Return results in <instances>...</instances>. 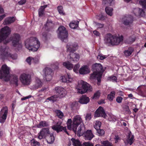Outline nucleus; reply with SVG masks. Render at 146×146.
<instances>
[{
	"instance_id": "1",
	"label": "nucleus",
	"mask_w": 146,
	"mask_h": 146,
	"mask_svg": "<svg viewBox=\"0 0 146 146\" xmlns=\"http://www.w3.org/2000/svg\"><path fill=\"white\" fill-rule=\"evenodd\" d=\"M94 72L90 75V79L91 80H98L97 84L100 85L101 82L102 72L105 69H103L102 65L100 64H96L93 66Z\"/></svg>"
},
{
	"instance_id": "2",
	"label": "nucleus",
	"mask_w": 146,
	"mask_h": 146,
	"mask_svg": "<svg viewBox=\"0 0 146 146\" xmlns=\"http://www.w3.org/2000/svg\"><path fill=\"white\" fill-rule=\"evenodd\" d=\"M26 48L33 52L37 51L40 46V42L36 37H32L27 39L25 41Z\"/></svg>"
},
{
	"instance_id": "3",
	"label": "nucleus",
	"mask_w": 146,
	"mask_h": 146,
	"mask_svg": "<svg viewBox=\"0 0 146 146\" xmlns=\"http://www.w3.org/2000/svg\"><path fill=\"white\" fill-rule=\"evenodd\" d=\"M123 40V36L122 35H113L109 33L105 36L104 39L106 43H110L113 45L119 44Z\"/></svg>"
},
{
	"instance_id": "4",
	"label": "nucleus",
	"mask_w": 146,
	"mask_h": 146,
	"mask_svg": "<svg viewBox=\"0 0 146 146\" xmlns=\"http://www.w3.org/2000/svg\"><path fill=\"white\" fill-rule=\"evenodd\" d=\"M2 43L0 44V58L4 59L11 58L14 60L17 59V54H11L9 52L8 48L6 47L5 45L2 46Z\"/></svg>"
},
{
	"instance_id": "5",
	"label": "nucleus",
	"mask_w": 146,
	"mask_h": 146,
	"mask_svg": "<svg viewBox=\"0 0 146 146\" xmlns=\"http://www.w3.org/2000/svg\"><path fill=\"white\" fill-rule=\"evenodd\" d=\"M11 32V30L10 28L6 26L2 28L0 30V42H3V45L9 42V40L7 38Z\"/></svg>"
},
{
	"instance_id": "6",
	"label": "nucleus",
	"mask_w": 146,
	"mask_h": 146,
	"mask_svg": "<svg viewBox=\"0 0 146 146\" xmlns=\"http://www.w3.org/2000/svg\"><path fill=\"white\" fill-rule=\"evenodd\" d=\"M76 88L77 90V92L81 94H83L88 91H90L92 90L91 86L89 84L82 80L78 82V85L76 86Z\"/></svg>"
},
{
	"instance_id": "7",
	"label": "nucleus",
	"mask_w": 146,
	"mask_h": 146,
	"mask_svg": "<svg viewBox=\"0 0 146 146\" xmlns=\"http://www.w3.org/2000/svg\"><path fill=\"white\" fill-rule=\"evenodd\" d=\"M10 68L6 64L3 65L0 70V78L3 79L5 81H8L10 80L9 74Z\"/></svg>"
},
{
	"instance_id": "8",
	"label": "nucleus",
	"mask_w": 146,
	"mask_h": 146,
	"mask_svg": "<svg viewBox=\"0 0 146 146\" xmlns=\"http://www.w3.org/2000/svg\"><path fill=\"white\" fill-rule=\"evenodd\" d=\"M57 33L58 37L62 41L66 42L68 41V33L64 27H60L58 29Z\"/></svg>"
},
{
	"instance_id": "9",
	"label": "nucleus",
	"mask_w": 146,
	"mask_h": 146,
	"mask_svg": "<svg viewBox=\"0 0 146 146\" xmlns=\"http://www.w3.org/2000/svg\"><path fill=\"white\" fill-rule=\"evenodd\" d=\"M19 79L22 84L24 85H29L32 82L31 75L26 72L21 73Z\"/></svg>"
},
{
	"instance_id": "10",
	"label": "nucleus",
	"mask_w": 146,
	"mask_h": 146,
	"mask_svg": "<svg viewBox=\"0 0 146 146\" xmlns=\"http://www.w3.org/2000/svg\"><path fill=\"white\" fill-rule=\"evenodd\" d=\"M138 1L139 4L142 6L143 9L139 8H136L134 9L133 12L136 16H143L145 13L143 9H145L146 7V0H138Z\"/></svg>"
},
{
	"instance_id": "11",
	"label": "nucleus",
	"mask_w": 146,
	"mask_h": 146,
	"mask_svg": "<svg viewBox=\"0 0 146 146\" xmlns=\"http://www.w3.org/2000/svg\"><path fill=\"white\" fill-rule=\"evenodd\" d=\"M21 37L18 34H13L11 37L13 45L15 47L21 48L22 47L21 43L20 41Z\"/></svg>"
},
{
	"instance_id": "12",
	"label": "nucleus",
	"mask_w": 146,
	"mask_h": 146,
	"mask_svg": "<svg viewBox=\"0 0 146 146\" xmlns=\"http://www.w3.org/2000/svg\"><path fill=\"white\" fill-rule=\"evenodd\" d=\"M83 123V121L80 115H76L72 119V130L76 133V129L79 125Z\"/></svg>"
},
{
	"instance_id": "13",
	"label": "nucleus",
	"mask_w": 146,
	"mask_h": 146,
	"mask_svg": "<svg viewBox=\"0 0 146 146\" xmlns=\"http://www.w3.org/2000/svg\"><path fill=\"white\" fill-rule=\"evenodd\" d=\"M52 70L50 68L46 67L43 70L42 74L44 80L49 81L52 78Z\"/></svg>"
},
{
	"instance_id": "14",
	"label": "nucleus",
	"mask_w": 146,
	"mask_h": 146,
	"mask_svg": "<svg viewBox=\"0 0 146 146\" xmlns=\"http://www.w3.org/2000/svg\"><path fill=\"white\" fill-rule=\"evenodd\" d=\"M62 122L60 121H58L56 124L52 126V129L56 131L57 132L61 131H64L67 134L69 135L68 132L66 131V127H63L61 125Z\"/></svg>"
},
{
	"instance_id": "15",
	"label": "nucleus",
	"mask_w": 146,
	"mask_h": 146,
	"mask_svg": "<svg viewBox=\"0 0 146 146\" xmlns=\"http://www.w3.org/2000/svg\"><path fill=\"white\" fill-rule=\"evenodd\" d=\"M8 112V108L7 107H4L0 112V123H4L6 118Z\"/></svg>"
},
{
	"instance_id": "16",
	"label": "nucleus",
	"mask_w": 146,
	"mask_h": 146,
	"mask_svg": "<svg viewBox=\"0 0 146 146\" xmlns=\"http://www.w3.org/2000/svg\"><path fill=\"white\" fill-rule=\"evenodd\" d=\"M133 17L129 15L123 19V23L125 26L131 27L133 25Z\"/></svg>"
},
{
	"instance_id": "17",
	"label": "nucleus",
	"mask_w": 146,
	"mask_h": 146,
	"mask_svg": "<svg viewBox=\"0 0 146 146\" xmlns=\"http://www.w3.org/2000/svg\"><path fill=\"white\" fill-rule=\"evenodd\" d=\"M106 116L103 108L101 107H100L96 110L94 115V117H95L101 116L106 118Z\"/></svg>"
},
{
	"instance_id": "18",
	"label": "nucleus",
	"mask_w": 146,
	"mask_h": 146,
	"mask_svg": "<svg viewBox=\"0 0 146 146\" xmlns=\"http://www.w3.org/2000/svg\"><path fill=\"white\" fill-rule=\"evenodd\" d=\"M55 90L58 96L60 98L64 97L66 94V90L62 87H56Z\"/></svg>"
},
{
	"instance_id": "19",
	"label": "nucleus",
	"mask_w": 146,
	"mask_h": 146,
	"mask_svg": "<svg viewBox=\"0 0 146 146\" xmlns=\"http://www.w3.org/2000/svg\"><path fill=\"white\" fill-rule=\"evenodd\" d=\"M61 80L62 82L68 83L72 82L73 80L70 74L69 73L61 76Z\"/></svg>"
},
{
	"instance_id": "20",
	"label": "nucleus",
	"mask_w": 146,
	"mask_h": 146,
	"mask_svg": "<svg viewBox=\"0 0 146 146\" xmlns=\"http://www.w3.org/2000/svg\"><path fill=\"white\" fill-rule=\"evenodd\" d=\"M66 48L68 52H71L77 50L78 49V46L77 44L76 43H69L67 44Z\"/></svg>"
},
{
	"instance_id": "21",
	"label": "nucleus",
	"mask_w": 146,
	"mask_h": 146,
	"mask_svg": "<svg viewBox=\"0 0 146 146\" xmlns=\"http://www.w3.org/2000/svg\"><path fill=\"white\" fill-rule=\"evenodd\" d=\"M79 72L80 74L85 75L90 72V69L88 65L82 66L79 70Z\"/></svg>"
},
{
	"instance_id": "22",
	"label": "nucleus",
	"mask_w": 146,
	"mask_h": 146,
	"mask_svg": "<svg viewBox=\"0 0 146 146\" xmlns=\"http://www.w3.org/2000/svg\"><path fill=\"white\" fill-rule=\"evenodd\" d=\"M128 135L127 136V139L126 141H124V143L127 145L129 144L131 145L133 142L134 136L132 135L131 132L130 131H128Z\"/></svg>"
},
{
	"instance_id": "23",
	"label": "nucleus",
	"mask_w": 146,
	"mask_h": 146,
	"mask_svg": "<svg viewBox=\"0 0 146 146\" xmlns=\"http://www.w3.org/2000/svg\"><path fill=\"white\" fill-rule=\"evenodd\" d=\"M70 53L69 55H68V58L70 59V61L77 62L79 60L80 56L78 54L74 53L73 52H70Z\"/></svg>"
},
{
	"instance_id": "24",
	"label": "nucleus",
	"mask_w": 146,
	"mask_h": 146,
	"mask_svg": "<svg viewBox=\"0 0 146 146\" xmlns=\"http://www.w3.org/2000/svg\"><path fill=\"white\" fill-rule=\"evenodd\" d=\"M84 139L86 140H91L94 136L91 130H88L84 134Z\"/></svg>"
},
{
	"instance_id": "25",
	"label": "nucleus",
	"mask_w": 146,
	"mask_h": 146,
	"mask_svg": "<svg viewBox=\"0 0 146 146\" xmlns=\"http://www.w3.org/2000/svg\"><path fill=\"white\" fill-rule=\"evenodd\" d=\"M49 134V132L48 129L46 128H44L40 132L38 138L40 139H41L43 137L48 134Z\"/></svg>"
},
{
	"instance_id": "26",
	"label": "nucleus",
	"mask_w": 146,
	"mask_h": 146,
	"mask_svg": "<svg viewBox=\"0 0 146 146\" xmlns=\"http://www.w3.org/2000/svg\"><path fill=\"white\" fill-rule=\"evenodd\" d=\"M90 101L89 98L86 96H83L81 97L79 100V102L82 104H86Z\"/></svg>"
},
{
	"instance_id": "27",
	"label": "nucleus",
	"mask_w": 146,
	"mask_h": 146,
	"mask_svg": "<svg viewBox=\"0 0 146 146\" xmlns=\"http://www.w3.org/2000/svg\"><path fill=\"white\" fill-rule=\"evenodd\" d=\"M85 127L84 125L82 123L81 124L80 126L78 128V131H77V135L79 136H81L83 135L84 133V130Z\"/></svg>"
},
{
	"instance_id": "28",
	"label": "nucleus",
	"mask_w": 146,
	"mask_h": 146,
	"mask_svg": "<svg viewBox=\"0 0 146 146\" xmlns=\"http://www.w3.org/2000/svg\"><path fill=\"white\" fill-rule=\"evenodd\" d=\"M35 80V84L34 85V88L35 89H36L42 86V83L38 78H36Z\"/></svg>"
},
{
	"instance_id": "29",
	"label": "nucleus",
	"mask_w": 146,
	"mask_h": 146,
	"mask_svg": "<svg viewBox=\"0 0 146 146\" xmlns=\"http://www.w3.org/2000/svg\"><path fill=\"white\" fill-rule=\"evenodd\" d=\"M15 18L14 17H10L6 18L3 22V24L6 25L13 23L15 21Z\"/></svg>"
},
{
	"instance_id": "30",
	"label": "nucleus",
	"mask_w": 146,
	"mask_h": 146,
	"mask_svg": "<svg viewBox=\"0 0 146 146\" xmlns=\"http://www.w3.org/2000/svg\"><path fill=\"white\" fill-rule=\"evenodd\" d=\"M63 65L64 66L69 70H72L73 68V64L68 61L64 62L63 63Z\"/></svg>"
},
{
	"instance_id": "31",
	"label": "nucleus",
	"mask_w": 146,
	"mask_h": 146,
	"mask_svg": "<svg viewBox=\"0 0 146 146\" xmlns=\"http://www.w3.org/2000/svg\"><path fill=\"white\" fill-rule=\"evenodd\" d=\"M105 11L106 13L109 15L111 16L113 15V9L112 8L106 7L105 8Z\"/></svg>"
},
{
	"instance_id": "32",
	"label": "nucleus",
	"mask_w": 146,
	"mask_h": 146,
	"mask_svg": "<svg viewBox=\"0 0 146 146\" xmlns=\"http://www.w3.org/2000/svg\"><path fill=\"white\" fill-rule=\"evenodd\" d=\"M101 144L103 146H113L112 143L108 141H101ZM95 146H101L99 145H97Z\"/></svg>"
},
{
	"instance_id": "33",
	"label": "nucleus",
	"mask_w": 146,
	"mask_h": 146,
	"mask_svg": "<svg viewBox=\"0 0 146 146\" xmlns=\"http://www.w3.org/2000/svg\"><path fill=\"white\" fill-rule=\"evenodd\" d=\"M114 0H103L102 4L107 5H112L113 4V1Z\"/></svg>"
},
{
	"instance_id": "34",
	"label": "nucleus",
	"mask_w": 146,
	"mask_h": 146,
	"mask_svg": "<svg viewBox=\"0 0 146 146\" xmlns=\"http://www.w3.org/2000/svg\"><path fill=\"white\" fill-rule=\"evenodd\" d=\"M71 140L72 142L73 145L74 146H82L80 142L78 140L72 138Z\"/></svg>"
},
{
	"instance_id": "35",
	"label": "nucleus",
	"mask_w": 146,
	"mask_h": 146,
	"mask_svg": "<svg viewBox=\"0 0 146 146\" xmlns=\"http://www.w3.org/2000/svg\"><path fill=\"white\" fill-rule=\"evenodd\" d=\"M55 112L56 115L57 116L58 118L62 119L63 117L64 116L63 113L60 110H56L55 111Z\"/></svg>"
},
{
	"instance_id": "36",
	"label": "nucleus",
	"mask_w": 146,
	"mask_h": 146,
	"mask_svg": "<svg viewBox=\"0 0 146 146\" xmlns=\"http://www.w3.org/2000/svg\"><path fill=\"white\" fill-rule=\"evenodd\" d=\"M57 98V96L56 95L52 96L46 99V100L44 101V102H47V100H48L51 102H54L56 100Z\"/></svg>"
},
{
	"instance_id": "37",
	"label": "nucleus",
	"mask_w": 146,
	"mask_h": 146,
	"mask_svg": "<svg viewBox=\"0 0 146 146\" xmlns=\"http://www.w3.org/2000/svg\"><path fill=\"white\" fill-rule=\"evenodd\" d=\"M133 51V50L132 48H129L127 50L124 51V54L126 56H130Z\"/></svg>"
},
{
	"instance_id": "38",
	"label": "nucleus",
	"mask_w": 146,
	"mask_h": 146,
	"mask_svg": "<svg viewBox=\"0 0 146 146\" xmlns=\"http://www.w3.org/2000/svg\"><path fill=\"white\" fill-rule=\"evenodd\" d=\"M10 78H12V80L14 83L15 84L16 86L18 85V82L19 81L18 78L17 76L13 75L12 76H10Z\"/></svg>"
},
{
	"instance_id": "39",
	"label": "nucleus",
	"mask_w": 146,
	"mask_h": 146,
	"mask_svg": "<svg viewBox=\"0 0 146 146\" xmlns=\"http://www.w3.org/2000/svg\"><path fill=\"white\" fill-rule=\"evenodd\" d=\"M115 92L114 91L111 92L110 94H109L108 96V98L110 101H112L115 97Z\"/></svg>"
},
{
	"instance_id": "40",
	"label": "nucleus",
	"mask_w": 146,
	"mask_h": 146,
	"mask_svg": "<svg viewBox=\"0 0 146 146\" xmlns=\"http://www.w3.org/2000/svg\"><path fill=\"white\" fill-rule=\"evenodd\" d=\"M48 125V124L45 121H42L37 125L38 128H41L43 127H46Z\"/></svg>"
},
{
	"instance_id": "41",
	"label": "nucleus",
	"mask_w": 146,
	"mask_h": 146,
	"mask_svg": "<svg viewBox=\"0 0 146 146\" xmlns=\"http://www.w3.org/2000/svg\"><path fill=\"white\" fill-rule=\"evenodd\" d=\"M78 22L74 21L70 23L69 24V26L72 29H75L78 27Z\"/></svg>"
},
{
	"instance_id": "42",
	"label": "nucleus",
	"mask_w": 146,
	"mask_h": 146,
	"mask_svg": "<svg viewBox=\"0 0 146 146\" xmlns=\"http://www.w3.org/2000/svg\"><path fill=\"white\" fill-rule=\"evenodd\" d=\"M72 120L71 119H68L66 123L68 128L70 130L72 129Z\"/></svg>"
},
{
	"instance_id": "43",
	"label": "nucleus",
	"mask_w": 146,
	"mask_h": 146,
	"mask_svg": "<svg viewBox=\"0 0 146 146\" xmlns=\"http://www.w3.org/2000/svg\"><path fill=\"white\" fill-rule=\"evenodd\" d=\"M54 140V138L53 135L51 134L49 137L48 140H47L48 143L52 144L53 143Z\"/></svg>"
},
{
	"instance_id": "44",
	"label": "nucleus",
	"mask_w": 146,
	"mask_h": 146,
	"mask_svg": "<svg viewBox=\"0 0 146 146\" xmlns=\"http://www.w3.org/2000/svg\"><path fill=\"white\" fill-rule=\"evenodd\" d=\"M31 146H39L40 143L34 139H32L31 141Z\"/></svg>"
},
{
	"instance_id": "45",
	"label": "nucleus",
	"mask_w": 146,
	"mask_h": 146,
	"mask_svg": "<svg viewBox=\"0 0 146 146\" xmlns=\"http://www.w3.org/2000/svg\"><path fill=\"white\" fill-rule=\"evenodd\" d=\"M101 125V122L98 121H96L95 123L94 127V128L97 130L100 128Z\"/></svg>"
},
{
	"instance_id": "46",
	"label": "nucleus",
	"mask_w": 146,
	"mask_h": 146,
	"mask_svg": "<svg viewBox=\"0 0 146 146\" xmlns=\"http://www.w3.org/2000/svg\"><path fill=\"white\" fill-rule=\"evenodd\" d=\"M101 94L100 90L97 91L94 94L93 96L92 97L93 99H96L98 98L100 96Z\"/></svg>"
},
{
	"instance_id": "47",
	"label": "nucleus",
	"mask_w": 146,
	"mask_h": 146,
	"mask_svg": "<svg viewBox=\"0 0 146 146\" xmlns=\"http://www.w3.org/2000/svg\"><path fill=\"white\" fill-rule=\"evenodd\" d=\"M108 119L110 121L114 122L116 120V117L115 116L111 114H109V117Z\"/></svg>"
},
{
	"instance_id": "48",
	"label": "nucleus",
	"mask_w": 146,
	"mask_h": 146,
	"mask_svg": "<svg viewBox=\"0 0 146 146\" xmlns=\"http://www.w3.org/2000/svg\"><path fill=\"white\" fill-rule=\"evenodd\" d=\"M107 56L102 54L99 53L97 56V59L98 60H103L107 58Z\"/></svg>"
},
{
	"instance_id": "49",
	"label": "nucleus",
	"mask_w": 146,
	"mask_h": 146,
	"mask_svg": "<svg viewBox=\"0 0 146 146\" xmlns=\"http://www.w3.org/2000/svg\"><path fill=\"white\" fill-rule=\"evenodd\" d=\"M39 56L38 55H37L34 58L33 57V62L35 64H37L39 62Z\"/></svg>"
},
{
	"instance_id": "50",
	"label": "nucleus",
	"mask_w": 146,
	"mask_h": 146,
	"mask_svg": "<svg viewBox=\"0 0 146 146\" xmlns=\"http://www.w3.org/2000/svg\"><path fill=\"white\" fill-rule=\"evenodd\" d=\"M80 65L78 64L75 65L73 68L74 72L76 73H78L79 71L78 69L80 67Z\"/></svg>"
},
{
	"instance_id": "51",
	"label": "nucleus",
	"mask_w": 146,
	"mask_h": 146,
	"mask_svg": "<svg viewBox=\"0 0 146 146\" xmlns=\"http://www.w3.org/2000/svg\"><path fill=\"white\" fill-rule=\"evenodd\" d=\"M98 135L99 136H102L104 134L105 132L103 129H100L96 130Z\"/></svg>"
},
{
	"instance_id": "52",
	"label": "nucleus",
	"mask_w": 146,
	"mask_h": 146,
	"mask_svg": "<svg viewBox=\"0 0 146 146\" xmlns=\"http://www.w3.org/2000/svg\"><path fill=\"white\" fill-rule=\"evenodd\" d=\"M58 10L59 13L62 15L64 14L63 10V7L62 6H59L58 7Z\"/></svg>"
},
{
	"instance_id": "53",
	"label": "nucleus",
	"mask_w": 146,
	"mask_h": 146,
	"mask_svg": "<svg viewBox=\"0 0 146 146\" xmlns=\"http://www.w3.org/2000/svg\"><path fill=\"white\" fill-rule=\"evenodd\" d=\"M104 25L102 24L97 23H96V27L97 28V29L98 30L101 29L104 27Z\"/></svg>"
},
{
	"instance_id": "54",
	"label": "nucleus",
	"mask_w": 146,
	"mask_h": 146,
	"mask_svg": "<svg viewBox=\"0 0 146 146\" xmlns=\"http://www.w3.org/2000/svg\"><path fill=\"white\" fill-rule=\"evenodd\" d=\"M32 61L33 62V57H28L26 59V61L29 65L31 64Z\"/></svg>"
},
{
	"instance_id": "55",
	"label": "nucleus",
	"mask_w": 146,
	"mask_h": 146,
	"mask_svg": "<svg viewBox=\"0 0 146 146\" xmlns=\"http://www.w3.org/2000/svg\"><path fill=\"white\" fill-rule=\"evenodd\" d=\"M44 13V10L41 8H40L39 10L38 15L39 16H42L43 15Z\"/></svg>"
},
{
	"instance_id": "56",
	"label": "nucleus",
	"mask_w": 146,
	"mask_h": 146,
	"mask_svg": "<svg viewBox=\"0 0 146 146\" xmlns=\"http://www.w3.org/2000/svg\"><path fill=\"white\" fill-rule=\"evenodd\" d=\"M114 139L115 140V142L116 143L120 140V138L118 136L115 135L114 137Z\"/></svg>"
},
{
	"instance_id": "57",
	"label": "nucleus",
	"mask_w": 146,
	"mask_h": 146,
	"mask_svg": "<svg viewBox=\"0 0 146 146\" xmlns=\"http://www.w3.org/2000/svg\"><path fill=\"white\" fill-rule=\"evenodd\" d=\"M85 118L86 120H90L92 118L91 114L90 113L87 114Z\"/></svg>"
},
{
	"instance_id": "58",
	"label": "nucleus",
	"mask_w": 146,
	"mask_h": 146,
	"mask_svg": "<svg viewBox=\"0 0 146 146\" xmlns=\"http://www.w3.org/2000/svg\"><path fill=\"white\" fill-rule=\"evenodd\" d=\"M83 146H93V145L89 142H86L83 143Z\"/></svg>"
},
{
	"instance_id": "59",
	"label": "nucleus",
	"mask_w": 146,
	"mask_h": 146,
	"mask_svg": "<svg viewBox=\"0 0 146 146\" xmlns=\"http://www.w3.org/2000/svg\"><path fill=\"white\" fill-rule=\"evenodd\" d=\"M111 81L113 82H116L117 78L115 76H111L110 77Z\"/></svg>"
},
{
	"instance_id": "60",
	"label": "nucleus",
	"mask_w": 146,
	"mask_h": 146,
	"mask_svg": "<svg viewBox=\"0 0 146 146\" xmlns=\"http://www.w3.org/2000/svg\"><path fill=\"white\" fill-rule=\"evenodd\" d=\"M93 33L94 35L96 36H100V33L96 30L94 31Z\"/></svg>"
},
{
	"instance_id": "61",
	"label": "nucleus",
	"mask_w": 146,
	"mask_h": 146,
	"mask_svg": "<svg viewBox=\"0 0 146 146\" xmlns=\"http://www.w3.org/2000/svg\"><path fill=\"white\" fill-rule=\"evenodd\" d=\"M26 2V0H21L18 2V3L20 5H22L25 4Z\"/></svg>"
},
{
	"instance_id": "62",
	"label": "nucleus",
	"mask_w": 146,
	"mask_h": 146,
	"mask_svg": "<svg viewBox=\"0 0 146 146\" xmlns=\"http://www.w3.org/2000/svg\"><path fill=\"white\" fill-rule=\"evenodd\" d=\"M123 100V98L121 97H117L116 100L118 103H120Z\"/></svg>"
},
{
	"instance_id": "63",
	"label": "nucleus",
	"mask_w": 146,
	"mask_h": 146,
	"mask_svg": "<svg viewBox=\"0 0 146 146\" xmlns=\"http://www.w3.org/2000/svg\"><path fill=\"white\" fill-rule=\"evenodd\" d=\"M78 102H74L71 103V106L73 108L77 106L78 104Z\"/></svg>"
},
{
	"instance_id": "64",
	"label": "nucleus",
	"mask_w": 146,
	"mask_h": 146,
	"mask_svg": "<svg viewBox=\"0 0 146 146\" xmlns=\"http://www.w3.org/2000/svg\"><path fill=\"white\" fill-rule=\"evenodd\" d=\"M32 97V96L31 95H29L28 96H26L23 98H22L21 99V100H25L27 99H28L29 98H31Z\"/></svg>"
}]
</instances>
